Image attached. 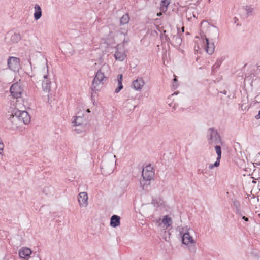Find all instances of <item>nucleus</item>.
Returning <instances> with one entry per match:
<instances>
[{
  "instance_id": "23",
  "label": "nucleus",
  "mask_w": 260,
  "mask_h": 260,
  "mask_svg": "<svg viewBox=\"0 0 260 260\" xmlns=\"http://www.w3.org/2000/svg\"><path fill=\"white\" fill-rule=\"evenodd\" d=\"M117 80H118V86L115 89V93H118L122 88H123V85H122V75H118L117 77Z\"/></svg>"
},
{
  "instance_id": "42",
  "label": "nucleus",
  "mask_w": 260,
  "mask_h": 260,
  "mask_svg": "<svg viewBox=\"0 0 260 260\" xmlns=\"http://www.w3.org/2000/svg\"><path fill=\"white\" fill-rule=\"evenodd\" d=\"M166 40L168 41V40L169 39V38H168L167 36H166Z\"/></svg>"
},
{
  "instance_id": "26",
  "label": "nucleus",
  "mask_w": 260,
  "mask_h": 260,
  "mask_svg": "<svg viewBox=\"0 0 260 260\" xmlns=\"http://www.w3.org/2000/svg\"><path fill=\"white\" fill-rule=\"evenodd\" d=\"M181 39L180 37L178 35H174L172 38V41L175 44V45H179L181 43Z\"/></svg>"
},
{
  "instance_id": "34",
  "label": "nucleus",
  "mask_w": 260,
  "mask_h": 260,
  "mask_svg": "<svg viewBox=\"0 0 260 260\" xmlns=\"http://www.w3.org/2000/svg\"><path fill=\"white\" fill-rule=\"evenodd\" d=\"M4 148V144L0 138V155H3V149Z\"/></svg>"
},
{
  "instance_id": "22",
  "label": "nucleus",
  "mask_w": 260,
  "mask_h": 260,
  "mask_svg": "<svg viewBox=\"0 0 260 260\" xmlns=\"http://www.w3.org/2000/svg\"><path fill=\"white\" fill-rule=\"evenodd\" d=\"M162 223H163L164 226L166 227V229H167L172 224V220L170 217H169L168 215H166L163 217Z\"/></svg>"
},
{
  "instance_id": "43",
  "label": "nucleus",
  "mask_w": 260,
  "mask_h": 260,
  "mask_svg": "<svg viewBox=\"0 0 260 260\" xmlns=\"http://www.w3.org/2000/svg\"><path fill=\"white\" fill-rule=\"evenodd\" d=\"M234 20H235V22H236V21H237V20H238V19L236 17H235Z\"/></svg>"
},
{
  "instance_id": "39",
  "label": "nucleus",
  "mask_w": 260,
  "mask_h": 260,
  "mask_svg": "<svg viewBox=\"0 0 260 260\" xmlns=\"http://www.w3.org/2000/svg\"><path fill=\"white\" fill-rule=\"evenodd\" d=\"M161 15H162V13L161 12L157 13V16H160Z\"/></svg>"
},
{
  "instance_id": "15",
  "label": "nucleus",
  "mask_w": 260,
  "mask_h": 260,
  "mask_svg": "<svg viewBox=\"0 0 260 260\" xmlns=\"http://www.w3.org/2000/svg\"><path fill=\"white\" fill-rule=\"evenodd\" d=\"M42 88L43 91L49 93L51 88V82L50 80H42Z\"/></svg>"
},
{
  "instance_id": "31",
  "label": "nucleus",
  "mask_w": 260,
  "mask_h": 260,
  "mask_svg": "<svg viewBox=\"0 0 260 260\" xmlns=\"http://www.w3.org/2000/svg\"><path fill=\"white\" fill-rule=\"evenodd\" d=\"M211 31L213 33V36L214 37H218V36H219L218 30L216 27L213 26Z\"/></svg>"
},
{
  "instance_id": "7",
  "label": "nucleus",
  "mask_w": 260,
  "mask_h": 260,
  "mask_svg": "<svg viewBox=\"0 0 260 260\" xmlns=\"http://www.w3.org/2000/svg\"><path fill=\"white\" fill-rule=\"evenodd\" d=\"M154 172L151 165H148L143 168L142 170V177L144 178L152 179L154 176Z\"/></svg>"
},
{
  "instance_id": "32",
  "label": "nucleus",
  "mask_w": 260,
  "mask_h": 260,
  "mask_svg": "<svg viewBox=\"0 0 260 260\" xmlns=\"http://www.w3.org/2000/svg\"><path fill=\"white\" fill-rule=\"evenodd\" d=\"M220 62L219 61V62H217L216 63H215V64H214L213 66H212V72L213 73L215 70V69H217L218 68H219L220 66Z\"/></svg>"
},
{
  "instance_id": "44",
  "label": "nucleus",
  "mask_w": 260,
  "mask_h": 260,
  "mask_svg": "<svg viewBox=\"0 0 260 260\" xmlns=\"http://www.w3.org/2000/svg\"><path fill=\"white\" fill-rule=\"evenodd\" d=\"M87 112H90L89 109H87Z\"/></svg>"
},
{
  "instance_id": "4",
  "label": "nucleus",
  "mask_w": 260,
  "mask_h": 260,
  "mask_svg": "<svg viewBox=\"0 0 260 260\" xmlns=\"http://www.w3.org/2000/svg\"><path fill=\"white\" fill-rule=\"evenodd\" d=\"M47 62L42 66L39 67L37 75L40 81H42V80H50Z\"/></svg>"
},
{
  "instance_id": "27",
  "label": "nucleus",
  "mask_w": 260,
  "mask_h": 260,
  "mask_svg": "<svg viewBox=\"0 0 260 260\" xmlns=\"http://www.w3.org/2000/svg\"><path fill=\"white\" fill-rule=\"evenodd\" d=\"M243 9L246 12L247 17L252 15L253 11H254V8L251 6H246L243 7Z\"/></svg>"
},
{
  "instance_id": "13",
  "label": "nucleus",
  "mask_w": 260,
  "mask_h": 260,
  "mask_svg": "<svg viewBox=\"0 0 260 260\" xmlns=\"http://www.w3.org/2000/svg\"><path fill=\"white\" fill-rule=\"evenodd\" d=\"M182 241L183 244L186 245L189 243H194V241L188 232H186L183 235Z\"/></svg>"
},
{
  "instance_id": "33",
  "label": "nucleus",
  "mask_w": 260,
  "mask_h": 260,
  "mask_svg": "<svg viewBox=\"0 0 260 260\" xmlns=\"http://www.w3.org/2000/svg\"><path fill=\"white\" fill-rule=\"evenodd\" d=\"M220 62L219 61V62H217L216 63H215V64H214L213 66H212V72L213 73L215 70V69H217L218 68H219L220 66Z\"/></svg>"
},
{
  "instance_id": "37",
  "label": "nucleus",
  "mask_w": 260,
  "mask_h": 260,
  "mask_svg": "<svg viewBox=\"0 0 260 260\" xmlns=\"http://www.w3.org/2000/svg\"><path fill=\"white\" fill-rule=\"evenodd\" d=\"M242 219H244L245 221H248V218L244 216L242 217Z\"/></svg>"
},
{
  "instance_id": "38",
  "label": "nucleus",
  "mask_w": 260,
  "mask_h": 260,
  "mask_svg": "<svg viewBox=\"0 0 260 260\" xmlns=\"http://www.w3.org/2000/svg\"><path fill=\"white\" fill-rule=\"evenodd\" d=\"M255 117L256 119L260 118V111L258 112V115H256Z\"/></svg>"
},
{
  "instance_id": "25",
  "label": "nucleus",
  "mask_w": 260,
  "mask_h": 260,
  "mask_svg": "<svg viewBox=\"0 0 260 260\" xmlns=\"http://www.w3.org/2000/svg\"><path fill=\"white\" fill-rule=\"evenodd\" d=\"M129 21V17L127 14L123 15L120 18V25H124L128 23Z\"/></svg>"
},
{
  "instance_id": "41",
  "label": "nucleus",
  "mask_w": 260,
  "mask_h": 260,
  "mask_svg": "<svg viewBox=\"0 0 260 260\" xmlns=\"http://www.w3.org/2000/svg\"><path fill=\"white\" fill-rule=\"evenodd\" d=\"M204 22H205V20L202 21V22L201 23V25H202Z\"/></svg>"
},
{
  "instance_id": "36",
  "label": "nucleus",
  "mask_w": 260,
  "mask_h": 260,
  "mask_svg": "<svg viewBox=\"0 0 260 260\" xmlns=\"http://www.w3.org/2000/svg\"><path fill=\"white\" fill-rule=\"evenodd\" d=\"M197 173L198 174H204V170H202V169H199L197 171Z\"/></svg>"
},
{
  "instance_id": "29",
  "label": "nucleus",
  "mask_w": 260,
  "mask_h": 260,
  "mask_svg": "<svg viewBox=\"0 0 260 260\" xmlns=\"http://www.w3.org/2000/svg\"><path fill=\"white\" fill-rule=\"evenodd\" d=\"M163 201L161 199H154L152 200V204L154 206H160L162 204Z\"/></svg>"
},
{
  "instance_id": "5",
  "label": "nucleus",
  "mask_w": 260,
  "mask_h": 260,
  "mask_svg": "<svg viewBox=\"0 0 260 260\" xmlns=\"http://www.w3.org/2000/svg\"><path fill=\"white\" fill-rule=\"evenodd\" d=\"M10 90L12 96L16 99L20 98L23 91V88L18 82L13 84L11 86Z\"/></svg>"
},
{
  "instance_id": "2",
  "label": "nucleus",
  "mask_w": 260,
  "mask_h": 260,
  "mask_svg": "<svg viewBox=\"0 0 260 260\" xmlns=\"http://www.w3.org/2000/svg\"><path fill=\"white\" fill-rule=\"evenodd\" d=\"M13 122L19 121L24 124H28L30 122V117L27 112L15 110L12 113L11 117Z\"/></svg>"
},
{
  "instance_id": "9",
  "label": "nucleus",
  "mask_w": 260,
  "mask_h": 260,
  "mask_svg": "<svg viewBox=\"0 0 260 260\" xmlns=\"http://www.w3.org/2000/svg\"><path fill=\"white\" fill-rule=\"evenodd\" d=\"M88 195L86 192L79 194L78 202L80 207H86L88 205Z\"/></svg>"
},
{
  "instance_id": "19",
  "label": "nucleus",
  "mask_w": 260,
  "mask_h": 260,
  "mask_svg": "<svg viewBox=\"0 0 260 260\" xmlns=\"http://www.w3.org/2000/svg\"><path fill=\"white\" fill-rule=\"evenodd\" d=\"M35 13H34V18L37 20L41 18L42 16V10L40 6L38 4H36L35 6Z\"/></svg>"
},
{
  "instance_id": "16",
  "label": "nucleus",
  "mask_w": 260,
  "mask_h": 260,
  "mask_svg": "<svg viewBox=\"0 0 260 260\" xmlns=\"http://www.w3.org/2000/svg\"><path fill=\"white\" fill-rule=\"evenodd\" d=\"M73 123L74 126H82L86 124V119L84 117L77 116Z\"/></svg>"
},
{
  "instance_id": "10",
  "label": "nucleus",
  "mask_w": 260,
  "mask_h": 260,
  "mask_svg": "<svg viewBox=\"0 0 260 260\" xmlns=\"http://www.w3.org/2000/svg\"><path fill=\"white\" fill-rule=\"evenodd\" d=\"M145 84V82L142 78H138L132 83V87L137 91H141Z\"/></svg>"
},
{
  "instance_id": "24",
  "label": "nucleus",
  "mask_w": 260,
  "mask_h": 260,
  "mask_svg": "<svg viewBox=\"0 0 260 260\" xmlns=\"http://www.w3.org/2000/svg\"><path fill=\"white\" fill-rule=\"evenodd\" d=\"M117 80H118V86L115 89V93H118L122 88H123V85H122V75H118L117 77Z\"/></svg>"
},
{
  "instance_id": "6",
  "label": "nucleus",
  "mask_w": 260,
  "mask_h": 260,
  "mask_svg": "<svg viewBox=\"0 0 260 260\" xmlns=\"http://www.w3.org/2000/svg\"><path fill=\"white\" fill-rule=\"evenodd\" d=\"M20 60L18 58L15 57H10L8 59V66L10 69L16 72L20 69Z\"/></svg>"
},
{
  "instance_id": "11",
  "label": "nucleus",
  "mask_w": 260,
  "mask_h": 260,
  "mask_svg": "<svg viewBox=\"0 0 260 260\" xmlns=\"http://www.w3.org/2000/svg\"><path fill=\"white\" fill-rule=\"evenodd\" d=\"M31 250L27 247H22L19 251V256L22 258H27L31 254Z\"/></svg>"
},
{
  "instance_id": "21",
  "label": "nucleus",
  "mask_w": 260,
  "mask_h": 260,
  "mask_svg": "<svg viewBox=\"0 0 260 260\" xmlns=\"http://www.w3.org/2000/svg\"><path fill=\"white\" fill-rule=\"evenodd\" d=\"M170 3V0H161L160 5V10L165 12L168 9V6Z\"/></svg>"
},
{
  "instance_id": "17",
  "label": "nucleus",
  "mask_w": 260,
  "mask_h": 260,
  "mask_svg": "<svg viewBox=\"0 0 260 260\" xmlns=\"http://www.w3.org/2000/svg\"><path fill=\"white\" fill-rule=\"evenodd\" d=\"M114 165L113 161H112L109 165H107L105 163H104L101 167V169L103 170V172L107 174H110L112 173L113 171Z\"/></svg>"
},
{
  "instance_id": "45",
  "label": "nucleus",
  "mask_w": 260,
  "mask_h": 260,
  "mask_svg": "<svg viewBox=\"0 0 260 260\" xmlns=\"http://www.w3.org/2000/svg\"><path fill=\"white\" fill-rule=\"evenodd\" d=\"M258 215L260 216V214H259Z\"/></svg>"
},
{
  "instance_id": "18",
  "label": "nucleus",
  "mask_w": 260,
  "mask_h": 260,
  "mask_svg": "<svg viewBox=\"0 0 260 260\" xmlns=\"http://www.w3.org/2000/svg\"><path fill=\"white\" fill-rule=\"evenodd\" d=\"M151 180L149 179L143 178L140 180V183L141 185V187L142 188V189L144 190H146L148 189L150 184V181Z\"/></svg>"
},
{
  "instance_id": "1",
  "label": "nucleus",
  "mask_w": 260,
  "mask_h": 260,
  "mask_svg": "<svg viewBox=\"0 0 260 260\" xmlns=\"http://www.w3.org/2000/svg\"><path fill=\"white\" fill-rule=\"evenodd\" d=\"M109 71L110 67L106 64H104L98 71L92 83V91H98L102 88L107 79V75Z\"/></svg>"
},
{
  "instance_id": "30",
  "label": "nucleus",
  "mask_w": 260,
  "mask_h": 260,
  "mask_svg": "<svg viewBox=\"0 0 260 260\" xmlns=\"http://www.w3.org/2000/svg\"><path fill=\"white\" fill-rule=\"evenodd\" d=\"M21 39V36L19 34H14L11 37V40L14 42H17Z\"/></svg>"
},
{
  "instance_id": "28",
  "label": "nucleus",
  "mask_w": 260,
  "mask_h": 260,
  "mask_svg": "<svg viewBox=\"0 0 260 260\" xmlns=\"http://www.w3.org/2000/svg\"><path fill=\"white\" fill-rule=\"evenodd\" d=\"M233 205L236 208L237 213L240 216H242V214L240 211L239 202L237 201H234L233 202Z\"/></svg>"
},
{
  "instance_id": "35",
  "label": "nucleus",
  "mask_w": 260,
  "mask_h": 260,
  "mask_svg": "<svg viewBox=\"0 0 260 260\" xmlns=\"http://www.w3.org/2000/svg\"><path fill=\"white\" fill-rule=\"evenodd\" d=\"M174 83L173 84V86L174 88L175 89L177 87V84L176 83V82L177 81V79L176 76L175 75H174Z\"/></svg>"
},
{
  "instance_id": "3",
  "label": "nucleus",
  "mask_w": 260,
  "mask_h": 260,
  "mask_svg": "<svg viewBox=\"0 0 260 260\" xmlns=\"http://www.w3.org/2000/svg\"><path fill=\"white\" fill-rule=\"evenodd\" d=\"M208 140L209 143L217 145L221 143V139L217 131L214 128H210L208 131Z\"/></svg>"
},
{
  "instance_id": "40",
  "label": "nucleus",
  "mask_w": 260,
  "mask_h": 260,
  "mask_svg": "<svg viewBox=\"0 0 260 260\" xmlns=\"http://www.w3.org/2000/svg\"><path fill=\"white\" fill-rule=\"evenodd\" d=\"M181 29H182V31L183 32L184 31V27H182Z\"/></svg>"
},
{
  "instance_id": "12",
  "label": "nucleus",
  "mask_w": 260,
  "mask_h": 260,
  "mask_svg": "<svg viewBox=\"0 0 260 260\" xmlns=\"http://www.w3.org/2000/svg\"><path fill=\"white\" fill-rule=\"evenodd\" d=\"M206 45L205 46V50L209 54H212L214 51L215 46L213 43H210L209 39L207 38H205Z\"/></svg>"
},
{
  "instance_id": "14",
  "label": "nucleus",
  "mask_w": 260,
  "mask_h": 260,
  "mask_svg": "<svg viewBox=\"0 0 260 260\" xmlns=\"http://www.w3.org/2000/svg\"><path fill=\"white\" fill-rule=\"evenodd\" d=\"M110 225L113 228H116L120 224V216L114 215L112 216L110 219Z\"/></svg>"
},
{
  "instance_id": "20",
  "label": "nucleus",
  "mask_w": 260,
  "mask_h": 260,
  "mask_svg": "<svg viewBox=\"0 0 260 260\" xmlns=\"http://www.w3.org/2000/svg\"><path fill=\"white\" fill-rule=\"evenodd\" d=\"M126 55L122 51H120L118 50H117L114 54V57L116 60H119V61H123L125 58L126 57Z\"/></svg>"
},
{
  "instance_id": "8",
  "label": "nucleus",
  "mask_w": 260,
  "mask_h": 260,
  "mask_svg": "<svg viewBox=\"0 0 260 260\" xmlns=\"http://www.w3.org/2000/svg\"><path fill=\"white\" fill-rule=\"evenodd\" d=\"M216 152L217 154V157L216 159V161L214 162V164H211L209 166V168L211 170L214 167H217L220 165V160L221 157V147L219 145H216L215 147Z\"/></svg>"
}]
</instances>
